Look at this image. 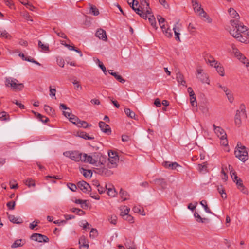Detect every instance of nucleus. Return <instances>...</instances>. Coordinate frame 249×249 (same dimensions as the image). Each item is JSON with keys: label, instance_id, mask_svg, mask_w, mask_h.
<instances>
[{"label": "nucleus", "instance_id": "nucleus-7", "mask_svg": "<svg viewBox=\"0 0 249 249\" xmlns=\"http://www.w3.org/2000/svg\"><path fill=\"white\" fill-rule=\"evenodd\" d=\"M82 161L92 164L94 167H95L99 162L95 159V155L91 156L88 155L87 154H83Z\"/></svg>", "mask_w": 249, "mask_h": 249}, {"label": "nucleus", "instance_id": "nucleus-59", "mask_svg": "<svg viewBox=\"0 0 249 249\" xmlns=\"http://www.w3.org/2000/svg\"><path fill=\"white\" fill-rule=\"evenodd\" d=\"M7 206L9 210H14L15 206V201H10L7 203Z\"/></svg>", "mask_w": 249, "mask_h": 249}, {"label": "nucleus", "instance_id": "nucleus-25", "mask_svg": "<svg viewBox=\"0 0 249 249\" xmlns=\"http://www.w3.org/2000/svg\"><path fill=\"white\" fill-rule=\"evenodd\" d=\"M8 218L9 220L13 223L20 224L23 222V220L21 218L16 217L13 215H9Z\"/></svg>", "mask_w": 249, "mask_h": 249}, {"label": "nucleus", "instance_id": "nucleus-22", "mask_svg": "<svg viewBox=\"0 0 249 249\" xmlns=\"http://www.w3.org/2000/svg\"><path fill=\"white\" fill-rule=\"evenodd\" d=\"M106 188L107 190V193L108 196L111 197H114L117 195L116 191L112 185H106Z\"/></svg>", "mask_w": 249, "mask_h": 249}, {"label": "nucleus", "instance_id": "nucleus-26", "mask_svg": "<svg viewBox=\"0 0 249 249\" xmlns=\"http://www.w3.org/2000/svg\"><path fill=\"white\" fill-rule=\"evenodd\" d=\"M25 244V241L22 239L16 240L11 245L12 248H16L23 246Z\"/></svg>", "mask_w": 249, "mask_h": 249}, {"label": "nucleus", "instance_id": "nucleus-47", "mask_svg": "<svg viewBox=\"0 0 249 249\" xmlns=\"http://www.w3.org/2000/svg\"><path fill=\"white\" fill-rule=\"evenodd\" d=\"M113 76L116 78L117 80L121 83H124L125 81V80L123 79L121 75H119L117 72H114V74H113Z\"/></svg>", "mask_w": 249, "mask_h": 249}, {"label": "nucleus", "instance_id": "nucleus-18", "mask_svg": "<svg viewBox=\"0 0 249 249\" xmlns=\"http://www.w3.org/2000/svg\"><path fill=\"white\" fill-rule=\"evenodd\" d=\"M214 128V132L216 135L220 138H224L225 136H227L224 129L219 126H216L215 124H213Z\"/></svg>", "mask_w": 249, "mask_h": 249}, {"label": "nucleus", "instance_id": "nucleus-61", "mask_svg": "<svg viewBox=\"0 0 249 249\" xmlns=\"http://www.w3.org/2000/svg\"><path fill=\"white\" fill-rule=\"evenodd\" d=\"M7 116H9L8 114L5 111L0 113V119L2 120H6L7 119Z\"/></svg>", "mask_w": 249, "mask_h": 249}, {"label": "nucleus", "instance_id": "nucleus-37", "mask_svg": "<svg viewBox=\"0 0 249 249\" xmlns=\"http://www.w3.org/2000/svg\"><path fill=\"white\" fill-rule=\"evenodd\" d=\"M124 112L127 116L134 119H136L135 118V113L134 112L130 110L129 108H125Z\"/></svg>", "mask_w": 249, "mask_h": 249}, {"label": "nucleus", "instance_id": "nucleus-35", "mask_svg": "<svg viewBox=\"0 0 249 249\" xmlns=\"http://www.w3.org/2000/svg\"><path fill=\"white\" fill-rule=\"evenodd\" d=\"M120 215L122 217L124 216L125 214H129V213L130 212V209L128 208L126 206L122 207L120 209Z\"/></svg>", "mask_w": 249, "mask_h": 249}, {"label": "nucleus", "instance_id": "nucleus-14", "mask_svg": "<svg viewBox=\"0 0 249 249\" xmlns=\"http://www.w3.org/2000/svg\"><path fill=\"white\" fill-rule=\"evenodd\" d=\"M99 126L100 128L102 131L108 135L110 134L111 133V130L109 126L103 121H100L99 123Z\"/></svg>", "mask_w": 249, "mask_h": 249}, {"label": "nucleus", "instance_id": "nucleus-29", "mask_svg": "<svg viewBox=\"0 0 249 249\" xmlns=\"http://www.w3.org/2000/svg\"><path fill=\"white\" fill-rule=\"evenodd\" d=\"M78 135L85 140H93L94 138L93 137L89 136L87 133L84 131L78 132Z\"/></svg>", "mask_w": 249, "mask_h": 249}, {"label": "nucleus", "instance_id": "nucleus-1", "mask_svg": "<svg viewBox=\"0 0 249 249\" xmlns=\"http://www.w3.org/2000/svg\"><path fill=\"white\" fill-rule=\"evenodd\" d=\"M235 157L243 162L248 160V154L246 147L242 145L241 143L238 142L234 151Z\"/></svg>", "mask_w": 249, "mask_h": 249}, {"label": "nucleus", "instance_id": "nucleus-46", "mask_svg": "<svg viewBox=\"0 0 249 249\" xmlns=\"http://www.w3.org/2000/svg\"><path fill=\"white\" fill-rule=\"evenodd\" d=\"M83 175L85 178H91L92 175V172L90 170H87L83 169Z\"/></svg>", "mask_w": 249, "mask_h": 249}, {"label": "nucleus", "instance_id": "nucleus-12", "mask_svg": "<svg viewBox=\"0 0 249 249\" xmlns=\"http://www.w3.org/2000/svg\"><path fill=\"white\" fill-rule=\"evenodd\" d=\"M234 182H236L238 189L244 194H246L247 192V189L245 188L242 183V180L239 178L236 175H234V178H233Z\"/></svg>", "mask_w": 249, "mask_h": 249}, {"label": "nucleus", "instance_id": "nucleus-17", "mask_svg": "<svg viewBox=\"0 0 249 249\" xmlns=\"http://www.w3.org/2000/svg\"><path fill=\"white\" fill-rule=\"evenodd\" d=\"M163 166L167 169L172 170L176 169L177 167H180L181 166L176 162H171L170 161H165L163 163Z\"/></svg>", "mask_w": 249, "mask_h": 249}, {"label": "nucleus", "instance_id": "nucleus-43", "mask_svg": "<svg viewBox=\"0 0 249 249\" xmlns=\"http://www.w3.org/2000/svg\"><path fill=\"white\" fill-rule=\"evenodd\" d=\"M38 45L39 48H41L42 51H47L49 50V45L43 44L40 40L38 41Z\"/></svg>", "mask_w": 249, "mask_h": 249}, {"label": "nucleus", "instance_id": "nucleus-57", "mask_svg": "<svg viewBox=\"0 0 249 249\" xmlns=\"http://www.w3.org/2000/svg\"><path fill=\"white\" fill-rule=\"evenodd\" d=\"M190 103L191 104V105L192 106H197V103L196 101V95H194L193 96H190Z\"/></svg>", "mask_w": 249, "mask_h": 249}, {"label": "nucleus", "instance_id": "nucleus-40", "mask_svg": "<svg viewBox=\"0 0 249 249\" xmlns=\"http://www.w3.org/2000/svg\"><path fill=\"white\" fill-rule=\"evenodd\" d=\"M35 114H36L37 118L43 123H46L49 121L48 118L46 116L42 115L41 114L33 111Z\"/></svg>", "mask_w": 249, "mask_h": 249}, {"label": "nucleus", "instance_id": "nucleus-62", "mask_svg": "<svg viewBox=\"0 0 249 249\" xmlns=\"http://www.w3.org/2000/svg\"><path fill=\"white\" fill-rule=\"evenodd\" d=\"M221 140V143L224 146L228 145V142L227 139V136H225L224 138H220Z\"/></svg>", "mask_w": 249, "mask_h": 249}, {"label": "nucleus", "instance_id": "nucleus-20", "mask_svg": "<svg viewBox=\"0 0 249 249\" xmlns=\"http://www.w3.org/2000/svg\"><path fill=\"white\" fill-rule=\"evenodd\" d=\"M231 30H235L234 32L235 34H245L248 30L246 26L240 24L239 26H237V28L231 29Z\"/></svg>", "mask_w": 249, "mask_h": 249}, {"label": "nucleus", "instance_id": "nucleus-51", "mask_svg": "<svg viewBox=\"0 0 249 249\" xmlns=\"http://www.w3.org/2000/svg\"><path fill=\"white\" fill-rule=\"evenodd\" d=\"M124 215V216L123 217L124 220L127 221L130 223H134V218L132 216L130 215V214H125Z\"/></svg>", "mask_w": 249, "mask_h": 249}, {"label": "nucleus", "instance_id": "nucleus-24", "mask_svg": "<svg viewBox=\"0 0 249 249\" xmlns=\"http://www.w3.org/2000/svg\"><path fill=\"white\" fill-rule=\"evenodd\" d=\"M178 22H177L176 24L174 25L173 30L174 32L175 39L178 41H180L179 38L180 33H179V28L178 26Z\"/></svg>", "mask_w": 249, "mask_h": 249}, {"label": "nucleus", "instance_id": "nucleus-42", "mask_svg": "<svg viewBox=\"0 0 249 249\" xmlns=\"http://www.w3.org/2000/svg\"><path fill=\"white\" fill-rule=\"evenodd\" d=\"M77 126L80 127H83L84 128H87L89 125L87 122L85 121H82L79 119L78 122L77 123Z\"/></svg>", "mask_w": 249, "mask_h": 249}, {"label": "nucleus", "instance_id": "nucleus-33", "mask_svg": "<svg viewBox=\"0 0 249 249\" xmlns=\"http://www.w3.org/2000/svg\"><path fill=\"white\" fill-rule=\"evenodd\" d=\"M120 196L123 201H125L128 198L129 195L127 192L122 189H120Z\"/></svg>", "mask_w": 249, "mask_h": 249}, {"label": "nucleus", "instance_id": "nucleus-60", "mask_svg": "<svg viewBox=\"0 0 249 249\" xmlns=\"http://www.w3.org/2000/svg\"><path fill=\"white\" fill-rule=\"evenodd\" d=\"M54 32L58 36L63 38H65V39L67 38V37L64 33H63L61 31H55Z\"/></svg>", "mask_w": 249, "mask_h": 249}, {"label": "nucleus", "instance_id": "nucleus-49", "mask_svg": "<svg viewBox=\"0 0 249 249\" xmlns=\"http://www.w3.org/2000/svg\"><path fill=\"white\" fill-rule=\"evenodd\" d=\"M164 32H163L165 35L167 37H171L172 36V30L171 29H170L169 27L168 28H166L165 27V28L164 29Z\"/></svg>", "mask_w": 249, "mask_h": 249}, {"label": "nucleus", "instance_id": "nucleus-13", "mask_svg": "<svg viewBox=\"0 0 249 249\" xmlns=\"http://www.w3.org/2000/svg\"><path fill=\"white\" fill-rule=\"evenodd\" d=\"M148 18V20L151 24V26L155 28V29H157V27L156 26V21L154 15L152 14L151 10L147 9L146 10V18Z\"/></svg>", "mask_w": 249, "mask_h": 249}, {"label": "nucleus", "instance_id": "nucleus-31", "mask_svg": "<svg viewBox=\"0 0 249 249\" xmlns=\"http://www.w3.org/2000/svg\"><path fill=\"white\" fill-rule=\"evenodd\" d=\"M214 68L216 69L217 72L221 76H224L225 75L224 69L223 67L221 66L220 63H218V65H216Z\"/></svg>", "mask_w": 249, "mask_h": 249}, {"label": "nucleus", "instance_id": "nucleus-23", "mask_svg": "<svg viewBox=\"0 0 249 249\" xmlns=\"http://www.w3.org/2000/svg\"><path fill=\"white\" fill-rule=\"evenodd\" d=\"M207 162H204L202 164H199L198 165V170L200 173H206L208 172Z\"/></svg>", "mask_w": 249, "mask_h": 249}, {"label": "nucleus", "instance_id": "nucleus-58", "mask_svg": "<svg viewBox=\"0 0 249 249\" xmlns=\"http://www.w3.org/2000/svg\"><path fill=\"white\" fill-rule=\"evenodd\" d=\"M226 96L230 103H232L233 102L234 97L231 92H228L227 94H226Z\"/></svg>", "mask_w": 249, "mask_h": 249}, {"label": "nucleus", "instance_id": "nucleus-16", "mask_svg": "<svg viewBox=\"0 0 249 249\" xmlns=\"http://www.w3.org/2000/svg\"><path fill=\"white\" fill-rule=\"evenodd\" d=\"M83 154L78 151H71V159L76 162L82 161Z\"/></svg>", "mask_w": 249, "mask_h": 249}, {"label": "nucleus", "instance_id": "nucleus-21", "mask_svg": "<svg viewBox=\"0 0 249 249\" xmlns=\"http://www.w3.org/2000/svg\"><path fill=\"white\" fill-rule=\"evenodd\" d=\"M79 244L81 249H88L89 247L88 242L85 236H82L79 240Z\"/></svg>", "mask_w": 249, "mask_h": 249}, {"label": "nucleus", "instance_id": "nucleus-56", "mask_svg": "<svg viewBox=\"0 0 249 249\" xmlns=\"http://www.w3.org/2000/svg\"><path fill=\"white\" fill-rule=\"evenodd\" d=\"M67 186L73 192H75L77 189V186L73 183H67Z\"/></svg>", "mask_w": 249, "mask_h": 249}, {"label": "nucleus", "instance_id": "nucleus-64", "mask_svg": "<svg viewBox=\"0 0 249 249\" xmlns=\"http://www.w3.org/2000/svg\"><path fill=\"white\" fill-rule=\"evenodd\" d=\"M108 158H110V157L114 158L116 156H118L117 153L116 152H113L112 151H108Z\"/></svg>", "mask_w": 249, "mask_h": 249}, {"label": "nucleus", "instance_id": "nucleus-28", "mask_svg": "<svg viewBox=\"0 0 249 249\" xmlns=\"http://www.w3.org/2000/svg\"><path fill=\"white\" fill-rule=\"evenodd\" d=\"M205 60L207 63L210 64L211 66L215 67L216 65H218L219 63L218 61H216L213 56H209Z\"/></svg>", "mask_w": 249, "mask_h": 249}, {"label": "nucleus", "instance_id": "nucleus-54", "mask_svg": "<svg viewBox=\"0 0 249 249\" xmlns=\"http://www.w3.org/2000/svg\"><path fill=\"white\" fill-rule=\"evenodd\" d=\"M71 211L73 213H77L79 215H83L85 213L83 210L76 208H73L71 209Z\"/></svg>", "mask_w": 249, "mask_h": 249}, {"label": "nucleus", "instance_id": "nucleus-41", "mask_svg": "<svg viewBox=\"0 0 249 249\" xmlns=\"http://www.w3.org/2000/svg\"><path fill=\"white\" fill-rule=\"evenodd\" d=\"M89 12L94 16H97L99 14V11L94 5H90Z\"/></svg>", "mask_w": 249, "mask_h": 249}, {"label": "nucleus", "instance_id": "nucleus-34", "mask_svg": "<svg viewBox=\"0 0 249 249\" xmlns=\"http://www.w3.org/2000/svg\"><path fill=\"white\" fill-rule=\"evenodd\" d=\"M157 19L158 20L159 25L162 30V31L164 32V29L165 28V25L164 24V23L165 22V19L160 15L157 16Z\"/></svg>", "mask_w": 249, "mask_h": 249}, {"label": "nucleus", "instance_id": "nucleus-55", "mask_svg": "<svg viewBox=\"0 0 249 249\" xmlns=\"http://www.w3.org/2000/svg\"><path fill=\"white\" fill-rule=\"evenodd\" d=\"M238 19H235L233 20H231V24L233 26V29L237 28V26H239L240 24H239Z\"/></svg>", "mask_w": 249, "mask_h": 249}, {"label": "nucleus", "instance_id": "nucleus-39", "mask_svg": "<svg viewBox=\"0 0 249 249\" xmlns=\"http://www.w3.org/2000/svg\"><path fill=\"white\" fill-rule=\"evenodd\" d=\"M200 204L202 205V206L204 208L205 212L207 213H209L212 214L213 213L208 207L207 204V201L205 200H202L200 201Z\"/></svg>", "mask_w": 249, "mask_h": 249}, {"label": "nucleus", "instance_id": "nucleus-15", "mask_svg": "<svg viewBox=\"0 0 249 249\" xmlns=\"http://www.w3.org/2000/svg\"><path fill=\"white\" fill-rule=\"evenodd\" d=\"M119 156H116V157L108 159V162L107 164L108 168L109 169L116 168L117 166V163L119 161Z\"/></svg>", "mask_w": 249, "mask_h": 249}, {"label": "nucleus", "instance_id": "nucleus-32", "mask_svg": "<svg viewBox=\"0 0 249 249\" xmlns=\"http://www.w3.org/2000/svg\"><path fill=\"white\" fill-rule=\"evenodd\" d=\"M194 216L196 219V221L199 223H204L206 221L208 222L209 219L208 218H203L200 215L196 212H195Z\"/></svg>", "mask_w": 249, "mask_h": 249}, {"label": "nucleus", "instance_id": "nucleus-2", "mask_svg": "<svg viewBox=\"0 0 249 249\" xmlns=\"http://www.w3.org/2000/svg\"><path fill=\"white\" fill-rule=\"evenodd\" d=\"M94 172L99 175L108 177L113 174V172L108 168L107 165H105L103 161H100L94 167Z\"/></svg>", "mask_w": 249, "mask_h": 249}, {"label": "nucleus", "instance_id": "nucleus-48", "mask_svg": "<svg viewBox=\"0 0 249 249\" xmlns=\"http://www.w3.org/2000/svg\"><path fill=\"white\" fill-rule=\"evenodd\" d=\"M238 59L242 63L246 64L247 67L249 66V61L244 55H242L241 57H239Z\"/></svg>", "mask_w": 249, "mask_h": 249}, {"label": "nucleus", "instance_id": "nucleus-63", "mask_svg": "<svg viewBox=\"0 0 249 249\" xmlns=\"http://www.w3.org/2000/svg\"><path fill=\"white\" fill-rule=\"evenodd\" d=\"M57 63L60 67H61L62 68L64 67L65 62L63 59H62V58L57 59Z\"/></svg>", "mask_w": 249, "mask_h": 249}, {"label": "nucleus", "instance_id": "nucleus-8", "mask_svg": "<svg viewBox=\"0 0 249 249\" xmlns=\"http://www.w3.org/2000/svg\"><path fill=\"white\" fill-rule=\"evenodd\" d=\"M235 30H231L230 34L233 37L236 38L241 42L246 44L249 43V40H248L245 34H240V33L235 34Z\"/></svg>", "mask_w": 249, "mask_h": 249}, {"label": "nucleus", "instance_id": "nucleus-53", "mask_svg": "<svg viewBox=\"0 0 249 249\" xmlns=\"http://www.w3.org/2000/svg\"><path fill=\"white\" fill-rule=\"evenodd\" d=\"M97 234H98L97 230L96 229H94V228L91 229L90 232V234H89L90 237L93 238H95V237H96L97 236Z\"/></svg>", "mask_w": 249, "mask_h": 249}, {"label": "nucleus", "instance_id": "nucleus-45", "mask_svg": "<svg viewBox=\"0 0 249 249\" xmlns=\"http://www.w3.org/2000/svg\"><path fill=\"white\" fill-rule=\"evenodd\" d=\"M69 120L71 122L77 125V123L78 122L79 119L77 116L72 114L69 118Z\"/></svg>", "mask_w": 249, "mask_h": 249}, {"label": "nucleus", "instance_id": "nucleus-36", "mask_svg": "<svg viewBox=\"0 0 249 249\" xmlns=\"http://www.w3.org/2000/svg\"><path fill=\"white\" fill-rule=\"evenodd\" d=\"M107 220L110 224L115 225L117 221V217L115 214H112L108 216Z\"/></svg>", "mask_w": 249, "mask_h": 249}, {"label": "nucleus", "instance_id": "nucleus-50", "mask_svg": "<svg viewBox=\"0 0 249 249\" xmlns=\"http://www.w3.org/2000/svg\"><path fill=\"white\" fill-rule=\"evenodd\" d=\"M24 183L26 185L28 186L29 187H30L31 186H35V183L33 179L31 178H29L27 179L25 182Z\"/></svg>", "mask_w": 249, "mask_h": 249}, {"label": "nucleus", "instance_id": "nucleus-52", "mask_svg": "<svg viewBox=\"0 0 249 249\" xmlns=\"http://www.w3.org/2000/svg\"><path fill=\"white\" fill-rule=\"evenodd\" d=\"M44 109L45 111L49 114H53L54 111V110L53 109L52 107L46 105H44Z\"/></svg>", "mask_w": 249, "mask_h": 249}, {"label": "nucleus", "instance_id": "nucleus-27", "mask_svg": "<svg viewBox=\"0 0 249 249\" xmlns=\"http://www.w3.org/2000/svg\"><path fill=\"white\" fill-rule=\"evenodd\" d=\"M176 79L177 81L182 85H184L186 83L185 81L184 80L183 75L180 72L177 73Z\"/></svg>", "mask_w": 249, "mask_h": 249}, {"label": "nucleus", "instance_id": "nucleus-4", "mask_svg": "<svg viewBox=\"0 0 249 249\" xmlns=\"http://www.w3.org/2000/svg\"><path fill=\"white\" fill-rule=\"evenodd\" d=\"M192 6L195 13L201 17L205 18L206 21L208 23L212 22V19L209 17L207 14L201 8L200 4L198 3L197 0H192Z\"/></svg>", "mask_w": 249, "mask_h": 249}, {"label": "nucleus", "instance_id": "nucleus-9", "mask_svg": "<svg viewBox=\"0 0 249 249\" xmlns=\"http://www.w3.org/2000/svg\"><path fill=\"white\" fill-rule=\"evenodd\" d=\"M77 187L84 193H89L91 190V187L85 181H80L77 183Z\"/></svg>", "mask_w": 249, "mask_h": 249}, {"label": "nucleus", "instance_id": "nucleus-10", "mask_svg": "<svg viewBox=\"0 0 249 249\" xmlns=\"http://www.w3.org/2000/svg\"><path fill=\"white\" fill-rule=\"evenodd\" d=\"M31 239L38 242H48L49 240L46 236L39 233L33 234L31 236Z\"/></svg>", "mask_w": 249, "mask_h": 249}, {"label": "nucleus", "instance_id": "nucleus-3", "mask_svg": "<svg viewBox=\"0 0 249 249\" xmlns=\"http://www.w3.org/2000/svg\"><path fill=\"white\" fill-rule=\"evenodd\" d=\"M5 84L6 87H11L14 91H21L24 88L22 83H18V80L12 77L5 78Z\"/></svg>", "mask_w": 249, "mask_h": 249}, {"label": "nucleus", "instance_id": "nucleus-44", "mask_svg": "<svg viewBox=\"0 0 249 249\" xmlns=\"http://www.w3.org/2000/svg\"><path fill=\"white\" fill-rule=\"evenodd\" d=\"M231 47L232 48L233 52L234 53L235 56L239 58V57H241L243 54L239 51V50L235 48L234 44L231 45Z\"/></svg>", "mask_w": 249, "mask_h": 249}, {"label": "nucleus", "instance_id": "nucleus-11", "mask_svg": "<svg viewBox=\"0 0 249 249\" xmlns=\"http://www.w3.org/2000/svg\"><path fill=\"white\" fill-rule=\"evenodd\" d=\"M128 4L137 14L140 15L143 18L146 19V10L144 9L143 11H142L139 8L134 9V0H132L131 2L128 1Z\"/></svg>", "mask_w": 249, "mask_h": 249}, {"label": "nucleus", "instance_id": "nucleus-5", "mask_svg": "<svg viewBox=\"0 0 249 249\" xmlns=\"http://www.w3.org/2000/svg\"><path fill=\"white\" fill-rule=\"evenodd\" d=\"M246 117L247 115L244 108H242L241 110H237L234 118L235 125L238 127H240L242 124V120Z\"/></svg>", "mask_w": 249, "mask_h": 249}, {"label": "nucleus", "instance_id": "nucleus-38", "mask_svg": "<svg viewBox=\"0 0 249 249\" xmlns=\"http://www.w3.org/2000/svg\"><path fill=\"white\" fill-rule=\"evenodd\" d=\"M0 37L8 39L11 38V36L6 31L0 30Z\"/></svg>", "mask_w": 249, "mask_h": 249}, {"label": "nucleus", "instance_id": "nucleus-6", "mask_svg": "<svg viewBox=\"0 0 249 249\" xmlns=\"http://www.w3.org/2000/svg\"><path fill=\"white\" fill-rule=\"evenodd\" d=\"M203 69L201 68H197L196 70V76L202 83H209V80L208 76L207 74L203 72Z\"/></svg>", "mask_w": 249, "mask_h": 249}, {"label": "nucleus", "instance_id": "nucleus-19", "mask_svg": "<svg viewBox=\"0 0 249 249\" xmlns=\"http://www.w3.org/2000/svg\"><path fill=\"white\" fill-rule=\"evenodd\" d=\"M96 36L104 41L107 40L106 31L102 29H99L96 32Z\"/></svg>", "mask_w": 249, "mask_h": 249}, {"label": "nucleus", "instance_id": "nucleus-30", "mask_svg": "<svg viewBox=\"0 0 249 249\" xmlns=\"http://www.w3.org/2000/svg\"><path fill=\"white\" fill-rule=\"evenodd\" d=\"M228 12L232 18L235 19H239V16L238 13L233 8H230L228 10Z\"/></svg>", "mask_w": 249, "mask_h": 249}]
</instances>
